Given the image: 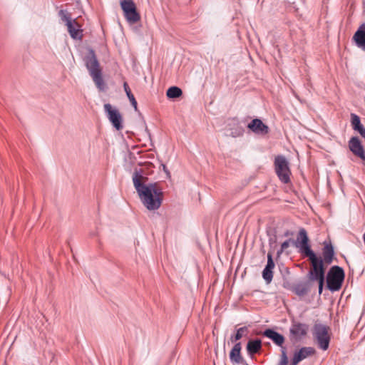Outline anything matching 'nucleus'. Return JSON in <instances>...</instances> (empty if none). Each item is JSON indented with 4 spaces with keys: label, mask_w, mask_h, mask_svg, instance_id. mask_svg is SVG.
Instances as JSON below:
<instances>
[{
    "label": "nucleus",
    "mask_w": 365,
    "mask_h": 365,
    "mask_svg": "<svg viewBox=\"0 0 365 365\" xmlns=\"http://www.w3.org/2000/svg\"><path fill=\"white\" fill-rule=\"evenodd\" d=\"M334 247L331 241H324L322 256L309 259L310 269L306 277L307 280L300 281L294 284V292L298 297H303L311 291L312 283L318 284L319 295L323 292L325 284V270L327 265L331 264L336 259Z\"/></svg>",
    "instance_id": "obj_1"
},
{
    "label": "nucleus",
    "mask_w": 365,
    "mask_h": 365,
    "mask_svg": "<svg viewBox=\"0 0 365 365\" xmlns=\"http://www.w3.org/2000/svg\"><path fill=\"white\" fill-rule=\"evenodd\" d=\"M133 186L142 204L148 210L159 209L163 203L164 192L159 182L146 183L148 177L144 175L142 169L135 168L133 173Z\"/></svg>",
    "instance_id": "obj_2"
},
{
    "label": "nucleus",
    "mask_w": 365,
    "mask_h": 365,
    "mask_svg": "<svg viewBox=\"0 0 365 365\" xmlns=\"http://www.w3.org/2000/svg\"><path fill=\"white\" fill-rule=\"evenodd\" d=\"M290 243L299 249V252L304 257H308L309 260L320 256L312 249L308 233L304 227L299 228L295 240L289 238L284 241L280 247L285 250Z\"/></svg>",
    "instance_id": "obj_3"
},
{
    "label": "nucleus",
    "mask_w": 365,
    "mask_h": 365,
    "mask_svg": "<svg viewBox=\"0 0 365 365\" xmlns=\"http://www.w3.org/2000/svg\"><path fill=\"white\" fill-rule=\"evenodd\" d=\"M83 61L98 89L105 91L107 86L103 78L102 69L92 48H88V53L83 56Z\"/></svg>",
    "instance_id": "obj_4"
},
{
    "label": "nucleus",
    "mask_w": 365,
    "mask_h": 365,
    "mask_svg": "<svg viewBox=\"0 0 365 365\" xmlns=\"http://www.w3.org/2000/svg\"><path fill=\"white\" fill-rule=\"evenodd\" d=\"M344 278L345 272L341 267L331 266L327 274H325L327 288L332 292L339 291L343 285Z\"/></svg>",
    "instance_id": "obj_5"
},
{
    "label": "nucleus",
    "mask_w": 365,
    "mask_h": 365,
    "mask_svg": "<svg viewBox=\"0 0 365 365\" xmlns=\"http://www.w3.org/2000/svg\"><path fill=\"white\" fill-rule=\"evenodd\" d=\"M329 327L321 323H316L313 327L312 335L319 348L323 351L329 349L331 337L329 334Z\"/></svg>",
    "instance_id": "obj_6"
},
{
    "label": "nucleus",
    "mask_w": 365,
    "mask_h": 365,
    "mask_svg": "<svg viewBox=\"0 0 365 365\" xmlns=\"http://www.w3.org/2000/svg\"><path fill=\"white\" fill-rule=\"evenodd\" d=\"M274 165L279 180L284 184L289 183L291 180V170L287 159L284 155H279L274 158Z\"/></svg>",
    "instance_id": "obj_7"
},
{
    "label": "nucleus",
    "mask_w": 365,
    "mask_h": 365,
    "mask_svg": "<svg viewBox=\"0 0 365 365\" xmlns=\"http://www.w3.org/2000/svg\"><path fill=\"white\" fill-rule=\"evenodd\" d=\"M120 6L128 24L133 25L140 20V14L133 0H120Z\"/></svg>",
    "instance_id": "obj_8"
},
{
    "label": "nucleus",
    "mask_w": 365,
    "mask_h": 365,
    "mask_svg": "<svg viewBox=\"0 0 365 365\" xmlns=\"http://www.w3.org/2000/svg\"><path fill=\"white\" fill-rule=\"evenodd\" d=\"M309 325L293 320L289 327V339L292 343L300 342L307 334Z\"/></svg>",
    "instance_id": "obj_9"
},
{
    "label": "nucleus",
    "mask_w": 365,
    "mask_h": 365,
    "mask_svg": "<svg viewBox=\"0 0 365 365\" xmlns=\"http://www.w3.org/2000/svg\"><path fill=\"white\" fill-rule=\"evenodd\" d=\"M103 107L106 115L111 125L117 130H120L123 128V116L118 109L110 103L104 104Z\"/></svg>",
    "instance_id": "obj_10"
},
{
    "label": "nucleus",
    "mask_w": 365,
    "mask_h": 365,
    "mask_svg": "<svg viewBox=\"0 0 365 365\" xmlns=\"http://www.w3.org/2000/svg\"><path fill=\"white\" fill-rule=\"evenodd\" d=\"M316 350L312 346H302L294 351L293 356L290 360L289 365H298L299 362L309 356L315 354Z\"/></svg>",
    "instance_id": "obj_11"
},
{
    "label": "nucleus",
    "mask_w": 365,
    "mask_h": 365,
    "mask_svg": "<svg viewBox=\"0 0 365 365\" xmlns=\"http://www.w3.org/2000/svg\"><path fill=\"white\" fill-rule=\"evenodd\" d=\"M262 335L272 340L276 346L280 347V349H287V347L284 346L285 337L273 328L265 329L262 332Z\"/></svg>",
    "instance_id": "obj_12"
},
{
    "label": "nucleus",
    "mask_w": 365,
    "mask_h": 365,
    "mask_svg": "<svg viewBox=\"0 0 365 365\" xmlns=\"http://www.w3.org/2000/svg\"><path fill=\"white\" fill-rule=\"evenodd\" d=\"M350 151L362 160H365V150L358 136H352L348 143Z\"/></svg>",
    "instance_id": "obj_13"
},
{
    "label": "nucleus",
    "mask_w": 365,
    "mask_h": 365,
    "mask_svg": "<svg viewBox=\"0 0 365 365\" xmlns=\"http://www.w3.org/2000/svg\"><path fill=\"white\" fill-rule=\"evenodd\" d=\"M352 42L356 47L365 51V23L358 27L352 37Z\"/></svg>",
    "instance_id": "obj_14"
},
{
    "label": "nucleus",
    "mask_w": 365,
    "mask_h": 365,
    "mask_svg": "<svg viewBox=\"0 0 365 365\" xmlns=\"http://www.w3.org/2000/svg\"><path fill=\"white\" fill-rule=\"evenodd\" d=\"M262 348V340L259 338L250 339L246 345V351L250 359H254L255 355L259 353Z\"/></svg>",
    "instance_id": "obj_15"
},
{
    "label": "nucleus",
    "mask_w": 365,
    "mask_h": 365,
    "mask_svg": "<svg viewBox=\"0 0 365 365\" xmlns=\"http://www.w3.org/2000/svg\"><path fill=\"white\" fill-rule=\"evenodd\" d=\"M247 128L256 134L265 135L269 133V127L259 118H255L248 123Z\"/></svg>",
    "instance_id": "obj_16"
},
{
    "label": "nucleus",
    "mask_w": 365,
    "mask_h": 365,
    "mask_svg": "<svg viewBox=\"0 0 365 365\" xmlns=\"http://www.w3.org/2000/svg\"><path fill=\"white\" fill-rule=\"evenodd\" d=\"M351 125L355 132L365 139V127L361 123L360 117L356 113H351Z\"/></svg>",
    "instance_id": "obj_17"
},
{
    "label": "nucleus",
    "mask_w": 365,
    "mask_h": 365,
    "mask_svg": "<svg viewBox=\"0 0 365 365\" xmlns=\"http://www.w3.org/2000/svg\"><path fill=\"white\" fill-rule=\"evenodd\" d=\"M68 32L71 37L74 40H81L83 37V30L81 29L79 24L76 23H71L67 26Z\"/></svg>",
    "instance_id": "obj_18"
},
{
    "label": "nucleus",
    "mask_w": 365,
    "mask_h": 365,
    "mask_svg": "<svg viewBox=\"0 0 365 365\" xmlns=\"http://www.w3.org/2000/svg\"><path fill=\"white\" fill-rule=\"evenodd\" d=\"M248 333L249 329L247 326L240 327L236 329L235 334L231 335L230 340L232 342H239L238 341L240 340L243 336H246Z\"/></svg>",
    "instance_id": "obj_19"
},
{
    "label": "nucleus",
    "mask_w": 365,
    "mask_h": 365,
    "mask_svg": "<svg viewBox=\"0 0 365 365\" xmlns=\"http://www.w3.org/2000/svg\"><path fill=\"white\" fill-rule=\"evenodd\" d=\"M182 95V89L176 86H170L166 91V96L168 99H175Z\"/></svg>",
    "instance_id": "obj_20"
},
{
    "label": "nucleus",
    "mask_w": 365,
    "mask_h": 365,
    "mask_svg": "<svg viewBox=\"0 0 365 365\" xmlns=\"http://www.w3.org/2000/svg\"><path fill=\"white\" fill-rule=\"evenodd\" d=\"M61 20L65 22L66 26L71 24V23H76V19H72L71 14L68 12L67 10L61 9L58 14Z\"/></svg>",
    "instance_id": "obj_21"
},
{
    "label": "nucleus",
    "mask_w": 365,
    "mask_h": 365,
    "mask_svg": "<svg viewBox=\"0 0 365 365\" xmlns=\"http://www.w3.org/2000/svg\"><path fill=\"white\" fill-rule=\"evenodd\" d=\"M266 234L268 237V242H277V231L276 227L270 226L267 227Z\"/></svg>",
    "instance_id": "obj_22"
},
{
    "label": "nucleus",
    "mask_w": 365,
    "mask_h": 365,
    "mask_svg": "<svg viewBox=\"0 0 365 365\" xmlns=\"http://www.w3.org/2000/svg\"><path fill=\"white\" fill-rule=\"evenodd\" d=\"M123 88H124V91H125L131 105L133 106L135 110H137V106H138L137 101L126 82H125L123 83Z\"/></svg>",
    "instance_id": "obj_23"
},
{
    "label": "nucleus",
    "mask_w": 365,
    "mask_h": 365,
    "mask_svg": "<svg viewBox=\"0 0 365 365\" xmlns=\"http://www.w3.org/2000/svg\"><path fill=\"white\" fill-rule=\"evenodd\" d=\"M273 270L266 268L263 269L262 276L266 284H269L271 283L273 279Z\"/></svg>",
    "instance_id": "obj_24"
},
{
    "label": "nucleus",
    "mask_w": 365,
    "mask_h": 365,
    "mask_svg": "<svg viewBox=\"0 0 365 365\" xmlns=\"http://www.w3.org/2000/svg\"><path fill=\"white\" fill-rule=\"evenodd\" d=\"M234 125H236V127L233 129H231L230 135L234 138L242 135L245 132L244 128L240 125L238 123H234Z\"/></svg>",
    "instance_id": "obj_25"
},
{
    "label": "nucleus",
    "mask_w": 365,
    "mask_h": 365,
    "mask_svg": "<svg viewBox=\"0 0 365 365\" xmlns=\"http://www.w3.org/2000/svg\"><path fill=\"white\" fill-rule=\"evenodd\" d=\"M280 359L277 364V365H288L289 359L287 356V349H280Z\"/></svg>",
    "instance_id": "obj_26"
},
{
    "label": "nucleus",
    "mask_w": 365,
    "mask_h": 365,
    "mask_svg": "<svg viewBox=\"0 0 365 365\" xmlns=\"http://www.w3.org/2000/svg\"><path fill=\"white\" fill-rule=\"evenodd\" d=\"M282 287L284 289L294 292V284L291 283L289 282V280L287 278H286L284 274H283Z\"/></svg>",
    "instance_id": "obj_27"
},
{
    "label": "nucleus",
    "mask_w": 365,
    "mask_h": 365,
    "mask_svg": "<svg viewBox=\"0 0 365 365\" xmlns=\"http://www.w3.org/2000/svg\"><path fill=\"white\" fill-rule=\"evenodd\" d=\"M274 267H275V264H274V262L273 259V256L272 255V253H268L267 254V264L265 265L264 268L273 270Z\"/></svg>",
    "instance_id": "obj_28"
},
{
    "label": "nucleus",
    "mask_w": 365,
    "mask_h": 365,
    "mask_svg": "<svg viewBox=\"0 0 365 365\" xmlns=\"http://www.w3.org/2000/svg\"><path fill=\"white\" fill-rule=\"evenodd\" d=\"M279 270L281 272V273L282 274V275L284 274H289V269L288 267H285L283 264H282L281 265H279Z\"/></svg>",
    "instance_id": "obj_29"
},
{
    "label": "nucleus",
    "mask_w": 365,
    "mask_h": 365,
    "mask_svg": "<svg viewBox=\"0 0 365 365\" xmlns=\"http://www.w3.org/2000/svg\"><path fill=\"white\" fill-rule=\"evenodd\" d=\"M269 250L268 253H272V255L273 256V252H274L276 247H277V242H268Z\"/></svg>",
    "instance_id": "obj_30"
},
{
    "label": "nucleus",
    "mask_w": 365,
    "mask_h": 365,
    "mask_svg": "<svg viewBox=\"0 0 365 365\" xmlns=\"http://www.w3.org/2000/svg\"><path fill=\"white\" fill-rule=\"evenodd\" d=\"M160 167L163 168V170L165 173L167 177L170 178V173L168 170V169L167 168V167L165 166V165L164 163H163L162 162L160 163Z\"/></svg>",
    "instance_id": "obj_31"
},
{
    "label": "nucleus",
    "mask_w": 365,
    "mask_h": 365,
    "mask_svg": "<svg viewBox=\"0 0 365 365\" xmlns=\"http://www.w3.org/2000/svg\"><path fill=\"white\" fill-rule=\"evenodd\" d=\"M284 250L282 249L281 247L277 250V253H276V255H277V258H279L280 257V256L282 255V254L284 252Z\"/></svg>",
    "instance_id": "obj_32"
},
{
    "label": "nucleus",
    "mask_w": 365,
    "mask_h": 365,
    "mask_svg": "<svg viewBox=\"0 0 365 365\" xmlns=\"http://www.w3.org/2000/svg\"><path fill=\"white\" fill-rule=\"evenodd\" d=\"M294 232L290 231V230H286L284 233V237H289V236H291V235H293Z\"/></svg>",
    "instance_id": "obj_33"
},
{
    "label": "nucleus",
    "mask_w": 365,
    "mask_h": 365,
    "mask_svg": "<svg viewBox=\"0 0 365 365\" xmlns=\"http://www.w3.org/2000/svg\"><path fill=\"white\" fill-rule=\"evenodd\" d=\"M145 132L148 134L149 138L151 139V133H150V130L148 129L147 127L145 128Z\"/></svg>",
    "instance_id": "obj_34"
},
{
    "label": "nucleus",
    "mask_w": 365,
    "mask_h": 365,
    "mask_svg": "<svg viewBox=\"0 0 365 365\" xmlns=\"http://www.w3.org/2000/svg\"><path fill=\"white\" fill-rule=\"evenodd\" d=\"M145 165L148 167V168H149L150 167H154L153 164L152 163H145Z\"/></svg>",
    "instance_id": "obj_35"
},
{
    "label": "nucleus",
    "mask_w": 365,
    "mask_h": 365,
    "mask_svg": "<svg viewBox=\"0 0 365 365\" xmlns=\"http://www.w3.org/2000/svg\"><path fill=\"white\" fill-rule=\"evenodd\" d=\"M135 29L136 31H139V29H138V27H135Z\"/></svg>",
    "instance_id": "obj_36"
}]
</instances>
